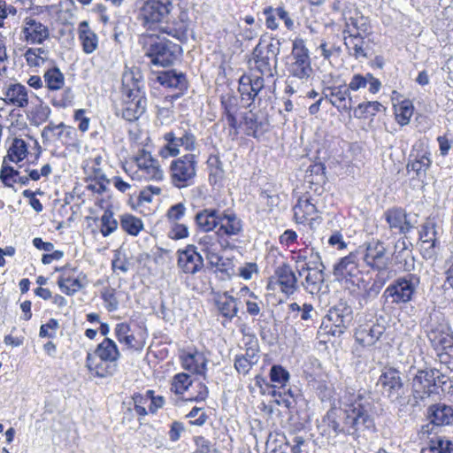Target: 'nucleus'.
<instances>
[{
	"label": "nucleus",
	"mask_w": 453,
	"mask_h": 453,
	"mask_svg": "<svg viewBox=\"0 0 453 453\" xmlns=\"http://www.w3.org/2000/svg\"><path fill=\"white\" fill-rule=\"evenodd\" d=\"M342 419L336 408H331L323 417L319 426L320 434L332 446L342 444L348 436L357 440L365 433L376 431L373 405L369 397L360 390L346 387L340 396Z\"/></svg>",
	"instance_id": "1"
},
{
	"label": "nucleus",
	"mask_w": 453,
	"mask_h": 453,
	"mask_svg": "<svg viewBox=\"0 0 453 453\" xmlns=\"http://www.w3.org/2000/svg\"><path fill=\"white\" fill-rule=\"evenodd\" d=\"M172 9L170 0H148L139 10L138 20L148 31L166 35L182 42L187 39L188 26L180 20H171Z\"/></svg>",
	"instance_id": "2"
},
{
	"label": "nucleus",
	"mask_w": 453,
	"mask_h": 453,
	"mask_svg": "<svg viewBox=\"0 0 453 453\" xmlns=\"http://www.w3.org/2000/svg\"><path fill=\"white\" fill-rule=\"evenodd\" d=\"M431 347L439 362L453 372V331L447 323L431 324L426 330Z\"/></svg>",
	"instance_id": "3"
},
{
	"label": "nucleus",
	"mask_w": 453,
	"mask_h": 453,
	"mask_svg": "<svg viewBox=\"0 0 453 453\" xmlns=\"http://www.w3.org/2000/svg\"><path fill=\"white\" fill-rule=\"evenodd\" d=\"M377 385L382 394L394 404L405 406L411 401L408 388L404 386L401 372L393 367H384Z\"/></svg>",
	"instance_id": "4"
},
{
	"label": "nucleus",
	"mask_w": 453,
	"mask_h": 453,
	"mask_svg": "<svg viewBox=\"0 0 453 453\" xmlns=\"http://www.w3.org/2000/svg\"><path fill=\"white\" fill-rule=\"evenodd\" d=\"M420 283L418 275L410 273L395 279L384 290L381 299L385 303L401 305L410 303Z\"/></svg>",
	"instance_id": "5"
},
{
	"label": "nucleus",
	"mask_w": 453,
	"mask_h": 453,
	"mask_svg": "<svg viewBox=\"0 0 453 453\" xmlns=\"http://www.w3.org/2000/svg\"><path fill=\"white\" fill-rule=\"evenodd\" d=\"M197 164V157L193 153L173 159L169 166L173 186L179 189L192 186L196 178Z\"/></svg>",
	"instance_id": "6"
},
{
	"label": "nucleus",
	"mask_w": 453,
	"mask_h": 453,
	"mask_svg": "<svg viewBox=\"0 0 453 453\" xmlns=\"http://www.w3.org/2000/svg\"><path fill=\"white\" fill-rule=\"evenodd\" d=\"M280 40L272 39L263 45L260 42L253 50L255 68L262 76L273 77L277 73L278 56L280 52Z\"/></svg>",
	"instance_id": "7"
},
{
	"label": "nucleus",
	"mask_w": 453,
	"mask_h": 453,
	"mask_svg": "<svg viewBox=\"0 0 453 453\" xmlns=\"http://www.w3.org/2000/svg\"><path fill=\"white\" fill-rule=\"evenodd\" d=\"M288 72L289 75L302 81H308L313 74L310 50L302 38L293 41Z\"/></svg>",
	"instance_id": "8"
},
{
	"label": "nucleus",
	"mask_w": 453,
	"mask_h": 453,
	"mask_svg": "<svg viewBox=\"0 0 453 453\" xmlns=\"http://www.w3.org/2000/svg\"><path fill=\"white\" fill-rule=\"evenodd\" d=\"M145 46V55L155 65L168 66L174 63L180 50V45L165 38L150 35Z\"/></svg>",
	"instance_id": "9"
},
{
	"label": "nucleus",
	"mask_w": 453,
	"mask_h": 453,
	"mask_svg": "<svg viewBox=\"0 0 453 453\" xmlns=\"http://www.w3.org/2000/svg\"><path fill=\"white\" fill-rule=\"evenodd\" d=\"M353 319L352 308L346 302H340L332 307L323 319L320 331L333 336H341Z\"/></svg>",
	"instance_id": "10"
},
{
	"label": "nucleus",
	"mask_w": 453,
	"mask_h": 453,
	"mask_svg": "<svg viewBox=\"0 0 453 453\" xmlns=\"http://www.w3.org/2000/svg\"><path fill=\"white\" fill-rule=\"evenodd\" d=\"M437 369L418 370L412 379V400L413 406L418 405L421 402L434 395H439L438 385L435 381Z\"/></svg>",
	"instance_id": "11"
},
{
	"label": "nucleus",
	"mask_w": 453,
	"mask_h": 453,
	"mask_svg": "<svg viewBox=\"0 0 453 453\" xmlns=\"http://www.w3.org/2000/svg\"><path fill=\"white\" fill-rule=\"evenodd\" d=\"M365 253L364 255V261L367 266L379 272L377 275L386 277L390 276L388 271L391 258L387 252L386 245L380 240H374L365 243Z\"/></svg>",
	"instance_id": "12"
},
{
	"label": "nucleus",
	"mask_w": 453,
	"mask_h": 453,
	"mask_svg": "<svg viewBox=\"0 0 453 453\" xmlns=\"http://www.w3.org/2000/svg\"><path fill=\"white\" fill-rule=\"evenodd\" d=\"M429 422L421 426L418 431L419 439L428 438L434 434V426L453 425V406L445 403L431 405L427 410Z\"/></svg>",
	"instance_id": "13"
},
{
	"label": "nucleus",
	"mask_w": 453,
	"mask_h": 453,
	"mask_svg": "<svg viewBox=\"0 0 453 453\" xmlns=\"http://www.w3.org/2000/svg\"><path fill=\"white\" fill-rule=\"evenodd\" d=\"M137 171L131 175L133 180L159 181L164 179V171L157 159L145 150H142L134 157Z\"/></svg>",
	"instance_id": "14"
},
{
	"label": "nucleus",
	"mask_w": 453,
	"mask_h": 453,
	"mask_svg": "<svg viewBox=\"0 0 453 453\" xmlns=\"http://www.w3.org/2000/svg\"><path fill=\"white\" fill-rule=\"evenodd\" d=\"M322 95L341 113H349L353 108L354 100L346 84L325 87Z\"/></svg>",
	"instance_id": "15"
},
{
	"label": "nucleus",
	"mask_w": 453,
	"mask_h": 453,
	"mask_svg": "<svg viewBox=\"0 0 453 453\" xmlns=\"http://www.w3.org/2000/svg\"><path fill=\"white\" fill-rule=\"evenodd\" d=\"M21 39L30 44H42L50 37L49 27L33 16L26 17L21 26Z\"/></svg>",
	"instance_id": "16"
},
{
	"label": "nucleus",
	"mask_w": 453,
	"mask_h": 453,
	"mask_svg": "<svg viewBox=\"0 0 453 453\" xmlns=\"http://www.w3.org/2000/svg\"><path fill=\"white\" fill-rule=\"evenodd\" d=\"M123 97L146 98L144 91V80L139 67L125 70L122 74Z\"/></svg>",
	"instance_id": "17"
},
{
	"label": "nucleus",
	"mask_w": 453,
	"mask_h": 453,
	"mask_svg": "<svg viewBox=\"0 0 453 453\" xmlns=\"http://www.w3.org/2000/svg\"><path fill=\"white\" fill-rule=\"evenodd\" d=\"M265 88V80L262 76L242 75L239 80L238 91L242 102H246V107H250L255 99L261 100L260 95Z\"/></svg>",
	"instance_id": "18"
},
{
	"label": "nucleus",
	"mask_w": 453,
	"mask_h": 453,
	"mask_svg": "<svg viewBox=\"0 0 453 453\" xmlns=\"http://www.w3.org/2000/svg\"><path fill=\"white\" fill-rule=\"evenodd\" d=\"M177 265L187 274H195L203 267V259L193 244H188L183 250H179Z\"/></svg>",
	"instance_id": "19"
},
{
	"label": "nucleus",
	"mask_w": 453,
	"mask_h": 453,
	"mask_svg": "<svg viewBox=\"0 0 453 453\" xmlns=\"http://www.w3.org/2000/svg\"><path fill=\"white\" fill-rule=\"evenodd\" d=\"M345 21L344 35H371V26L367 17L357 9L344 10L342 12Z\"/></svg>",
	"instance_id": "20"
},
{
	"label": "nucleus",
	"mask_w": 453,
	"mask_h": 453,
	"mask_svg": "<svg viewBox=\"0 0 453 453\" xmlns=\"http://www.w3.org/2000/svg\"><path fill=\"white\" fill-rule=\"evenodd\" d=\"M334 275L338 280H346L352 285H358L361 279V272L357 263V256L349 254L342 257L334 266Z\"/></svg>",
	"instance_id": "21"
},
{
	"label": "nucleus",
	"mask_w": 453,
	"mask_h": 453,
	"mask_svg": "<svg viewBox=\"0 0 453 453\" xmlns=\"http://www.w3.org/2000/svg\"><path fill=\"white\" fill-rule=\"evenodd\" d=\"M437 224L433 219H426V221L420 226L418 232L419 240L423 244H428L427 247L423 249V257L431 259L436 257L437 253L435 248L439 244Z\"/></svg>",
	"instance_id": "22"
},
{
	"label": "nucleus",
	"mask_w": 453,
	"mask_h": 453,
	"mask_svg": "<svg viewBox=\"0 0 453 453\" xmlns=\"http://www.w3.org/2000/svg\"><path fill=\"white\" fill-rule=\"evenodd\" d=\"M243 231L242 220L232 211H219V220L216 235L218 237L237 236Z\"/></svg>",
	"instance_id": "23"
},
{
	"label": "nucleus",
	"mask_w": 453,
	"mask_h": 453,
	"mask_svg": "<svg viewBox=\"0 0 453 453\" xmlns=\"http://www.w3.org/2000/svg\"><path fill=\"white\" fill-rule=\"evenodd\" d=\"M274 277L280 291L286 296H292L298 290V279L288 263H281L275 268Z\"/></svg>",
	"instance_id": "24"
},
{
	"label": "nucleus",
	"mask_w": 453,
	"mask_h": 453,
	"mask_svg": "<svg viewBox=\"0 0 453 453\" xmlns=\"http://www.w3.org/2000/svg\"><path fill=\"white\" fill-rule=\"evenodd\" d=\"M157 82L165 88L178 89L179 92L171 96V102L177 99L188 88V81L186 74L182 72L171 69L159 72L157 75Z\"/></svg>",
	"instance_id": "25"
},
{
	"label": "nucleus",
	"mask_w": 453,
	"mask_h": 453,
	"mask_svg": "<svg viewBox=\"0 0 453 453\" xmlns=\"http://www.w3.org/2000/svg\"><path fill=\"white\" fill-rule=\"evenodd\" d=\"M294 219L298 224L315 220L318 218V208L315 199L309 194L300 196L293 207Z\"/></svg>",
	"instance_id": "26"
},
{
	"label": "nucleus",
	"mask_w": 453,
	"mask_h": 453,
	"mask_svg": "<svg viewBox=\"0 0 453 453\" xmlns=\"http://www.w3.org/2000/svg\"><path fill=\"white\" fill-rule=\"evenodd\" d=\"M384 217L391 230H397L400 234L406 235L414 225L408 219L406 211L401 207H393L384 212Z\"/></svg>",
	"instance_id": "27"
},
{
	"label": "nucleus",
	"mask_w": 453,
	"mask_h": 453,
	"mask_svg": "<svg viewBox=\"0 0 453 453\" xmlns=\"http://www.w3.org/2000/svg\"><path fill=\"white\" fill-rule=\"evenodd\" d=\"M370 35H344V44L349 56L359 58H368L371 56Z\"/></svg>",
	"instance_id": "28"
},
{
	"label": "nucleus",
	"mask_w": 453,
	"mask_h": 453,
	"mask_svg": "<svg viewBox=\"0 0 453 453\" xmlns=\"http://www.w3.org/2000/svg\"><path fill=\"white\" fill-rule=\"evenodd\" d=\"M385 332V326L380 324L361 325L355 332L356 341L364 347L375 344Z\"/></svg>",
	"instance_id": "29"
},
{
	"label": "nucleus",
	"mask_w": 453,
	"mask_h": 453,
	"mask_svg": "<svg viewBox=\"0 0 453 453\" xmlns=\"http://www.w3.org/2000/svg\"><path fill=\"white\" fill-rule=\"evenodd\" d=\"M181 366L192 373L203 375L205 378L207 370V359L204 355L198 351L183 352L180 356Z\"/></svg>",
	"instance_id": "30"
},
{
	"label": "nucleus",
	"mask_w": 453,
	"mask_h": 453,
	"mask_svg": "<svg viewBox=\"0 0 453 453\" xmlns=\"http://www.w3.org/2000/svg\"><path fill=\"white\" fill-rule=\"evenodd\" d=\"M282 442L272 450V453H308V448L311 441L302 435H293L291 439H287L281 435Z\"/></svg>",
	"instance_id": "31"
},
{
	"label": "nucleus",
	"mask_w": 453,
	"mask_h": 453,
	"mask_svg": "<svg viewBox=\"0 0 453 453\" xmlns=\"http://www.w3.org/2000/svg\"><path fill=\"white\" fill-rule=\"evenodd\" d=\"M86 365L90 372L99 378L111 376L117 370L115 363L103 360L91 353L87 355Z\"/></svg>",
	"instance_id": "32"
},
{
	"label": "nucleus",
	"mask_w": 453,
	"mask_h": 453,
	"mask_svg": "<svg viewBox=\"0 0 453 453\" xmlns=\"http://www.w3.org/2000/svg\"><path fill=\"white\" fill-rule=\"evenodd\" d=\"M219 220V211L207 208L198 211L195 216V223L199 231L209 233L218 230Z\"/></svg>",
	"instance_id": "33"
},
{
	"label": "nucleus",
	"mask_w": 453,
	"mask_h": 453,
	"mask_svg": "<svg viewBox=\"0 0 453 453\" xmlns=\"http://www.w3.org/2000/svg\"><path fill=\"white\" fill-rule=\"evenodd\" d=\"M146 106V98L123 97L122 117L127 121H134L145 112Z\"/></svg>",
	"instance_id": "34"
},
{
	"label": "nucleus",
	"mask_w": 453,
	"mask_h": 453,
	"mask_svg": "<svg viewBox=\"0 0 453 453\" xmlns=\"http://www.w3.org/2000/svg\"><path fill=\"white\" fill-rule=\"evenodd\" d=\"M258 360V346L255 344L248 347L245 354L236 355L234 365L239 373L246 375L252 366L257 364Z\"/></svg>",
	"instance_id": "35"
},
{
	"label": "nucleus",
	"mask_w": 453,
	"mask_h": 453,
	"mask_svg": "<svg viewBox=\"0 0 453 453\" xmlns=\"http://www.w3.org/2000/svg\"><path fill=\"white\" fill-rule=\"evenodd\" d=\"M78 37L81 43L82 50L86 54L93 53L98 46V37L91 30L87 20L81 21L78 26Z\"/></svg>",
	"instance_id": "36"
},
{
	"label": "nucleus",
	"mask_w": 453,
	"mask_h": 453,
	"mask_svg": "<svg viewBox=\"0 0 453 453\" xmlns=\"http://www.w3.org/2000/svg\"><path fill=\"white\" fill-rule=\"evenodd\" d=\"M389 278V275H387L386 277L377 275L372 284L368 288H365V290L362 293L358 294L357 303L359 308H364L365 306L368 305L372 301H373L378 296L383 285Z\"/></svg>",
	"instance_id": "37"
},
{
	"label": "nucleus",
	"mask_w": 453,
	"mask_h": 453,
	"mask_svg": "<svg viewBox=\"0 0 453 453\" xmlns=\"http://www.w3.org/2000/svg\"><path fill=\"white\" fill-rule=\"evenodd\" d=\"M215 304L220 314L231 320L238 313L237 299L228 292L217 295Z\"/></svg>",
	"instance_id": "38"
},
{
	"label": "nucleus",
	"mask_w": 453,
	"mask_h": 453,
	"mask_svg": "<svg viewBox=\"0 0 453 453\" xmlns=\"http://www.w3.org/2000/svg\"><path fill=\"white\" fill-rule=\"evenodd\" d=\"M92 354L103 360L111 361L115 364L120 357L117 344L110 338H104Z\"/></svg>",
	"instance_id": "39"
},
{
	"label": "nucleus",
	"mask_w": 453,
	"mask_h": 453,
	"mask_svg": "<svg viewBox=\"0 0 453 453\" xmlns=\"http://www.w3.org/2000/svg\"><path fill=\"white\" fill-rule=\"evenodd\" d=\"M427 446L423 448L421 453L429 451L431 453H453V441L444 436L434 434V436L425 438Z\"/></svg>",
	"instance_id": "40"
},
{
	"label": "nucleus",
	"mask_w": 453,
	"mask_h": 453,
	"mask_svg": "<svg viewBox=\"0 0 453 453\" xmlns=\"http://www.w3.org/2000/svg\"><path fill=\"white\" fill-rule=\"evenodd\" d=\"M4 95L8 103L14 106L24 108L28 104L27 88L21 84L11 85Z\"/></svg>",
	"instance_id": "41"
},
{
	"label": "nucleus",
	"mask_w": 453,
	"mask_h": 453,
	"mask_svg": "<svg viewBox=\"0 0 453 453\" xmlns=\"http://www.w3.org/2000/svg\"><path fill=\"white\" fill-rule=\"evenodd\" d=\"M385 111V107L378 101H366L358 104L354 108V117L357 119H367L375 116L378 112Z\"/></svg>",
	"instance_id": "42"
},
{
	"label": "nucleus",
	"mask_w": 453,
	"mask_h": 453,
	"mask_svg": "<svg viewBox=\"0 0 453 453\" xmlns=\"http://www.w3.org/2000/svg\"><path fill=\"white\" fill-rule=\"evenodd\" d=\"M27 142L23 139L15 138L8 150L7 156L4 157V163H5L6 160H9L17 164L22 161L27 157Z\"/></svg>",
	"instance_id": "43"
},
{
	"label": "nucleus",
	"mask_w": 453,
	"mask_h": 453,
	"mask_svg": "<svg viewBox=\"0 0 453 453\" xmlns=\"http://www.w3.org/2000/svg\"><path fill=\"white\" fill-rule=\"evenodd\" d=\"M180 148L183 147L186 151L193 152L197 149L198 143L195 134L190 128L179 127L175 131Z\"/></svg>",
	"instance_id": "44"
},
{
	"label": "nucleus",
	"mask_w": 453,
	"mask_h": 453,
	"mask_svg": "<svg viewBox=\"0 0 453 453\" xmlns=\"http://www.w3.org/2000/svg\"><path fill=\"white\" fill-rule=\"evenodd\" d=\"M308 273L302 282L304 289L311 294H317L320 291L324 283V271H307Z\"/></svg>",
	"instance_id": "45"
},
{
	"label": "nucleus",
	"mask_w": 453,
	"mask_h": 453,
	"mask_svg": "<svg viewBox=\"0 0 453 453\" xmlns=\"http://www.w3.org/2000/svg\"><path fill=\"white\" fill-rule=\"evenodd\" d=\"M396 122L401 126L410 123L413 114L414 106L411 100L405 99L394 105Z\"/></svg>",
	"instance_id": "46"
},
{
	"label": "nucleus",
	"mask_w": 453,
	"mask_h": 453,
	"mask_svg": "<svg viewBox=\"0 0 453 453\" xmlns=\"http://www.w3.org/2000/svg\"><path fill=\"white\" fill-rule=\"evenodd\" d=\"M166 143L161 148L160 155L162 157H175L180 153V145L177 141V134L173 130L167 132L163 136Z\"/></svg>",
	"instance_id": "47"
},
{
	"label": "nucleus",
	"mask_w": 453,
	"mask_h": 453,
	"mask_svg": "<svg viewBox=\"0 0 453 453\" xmlns=\"http://www.w3.org/2000/svg\"><path fill=\"white\" fill-rule=\"evenodd\" d=\"M197 243L208 259L211 261L213 259L219 260L218 242L215 235L203 234L199 237Z\"/></svg>",
	"instance_id": "48"
},
{
	"label": "nucleus",
	"mask_w": 453,
	"mask_h": 453,
	"mask_svg": "<svg viewBox=\"0 0 453 453\" xmlns=\"http://www.w3.org/2000/svg\"><path fill=\"white\" fill-rule=\"evenodd\" d=\"M46 87L51 91L61 89L65 85V77L59 68L48 69L43 75Z\"/></svg>",
	"instance_id": "49"
},
{
	"label": "nucleus",
	"mask_w": 453,
	"mask_h": 453,
	"mask_svg": "<svg viewBox=\"0 0 453 453\" xmlns=\"http://www.w3.org/2000/svg\"><path fill=\"white\" fill-rule=\"evenodd\" d=\"M120 227L128 234L136 236L143 228V223L141 219L131 215L124 214L120 219Z\"/></svg>",
	"instance_id": "50"
},
{
	"label": "nucleus",
	"mask_w": 453,
	"mask_h": 453,
	"mask_svg": "<svg viewBox=\"0 0 453 453\" xmlns=\"http://www.w3.org/2000/svg\"><path fill=\"white\" fill-rule=\"evenodd\" d=\"M61 291L67 296H73L83 288L79 278L73 279L71 275L61 274L58 280Z\"/></svg>",
	"instance_id": "51"
},
{
	"label": "nucleus",
	"mask_w": 453,
	"mask_h": 453,
	"mask_svg": "<svg viewBox=\"0 0 453 453\" xmlns=\"http://www.w3.org/2000/svg\"><path fill=\"white\" fill-rule=\"evenodd\" d=\"M288 309L291 312H296L295 318H300L301 320L305 322L312 321L314 316L317 315L312 304L311 303H303L302 306L297 303H291L288 305Z\"/></svg>",
	"instance_id": "52"
},
{
	"label": "nucleus",
	"mask_w": 453,
	"mask_h": 453,
	"mask_svg": "<svg viewBox=\"0 0 453 453\" xmlns=\"http://www.w3.org/2000/svg\"><path fill=\"white\" fill-rule=\"evenodd\" d=\"M192 380L188 374L184 372L173 376L171 383V391L176 395H182L191 386Z\"/></svg>",
	"instance_id": "53"
},
{
	"label": "nucleus",
	"mask_w": 453,
	"mask_h": 453,
	"mask_svg": "<svg viewBox=\"0 0 453 453\" xmlns=\"http://www.w3.org/2000/svg\"><path fill=\"white\" fill-rule=\"evenodd\" d=\"M208 167L210 169L209 180L211 182L216 183L219 180L223 178L224 170L222 162L217 155H211L207 160Z\"/></svg>",
	"instance_id": "54"
},
{
	"label": "nucleus",
	"mask_w": 453,
	"mask_h": 453,
	"mask_svg": "<svg viewBox=\"0 0 453 453\" xmlns=\"http://www.w3.org/2000/svg\"><path fill=\"white\" fill-rule=\"evenodd\" d=\"M118 227V221L113 217V212L107 209L101 217L100 232L103 236L106 237L112 234Z\"/></svg>",
	"instance_id": "55"
},
{
	"label": "nucleus",
	"mask_w": 453,
	"mask_h": 453,
	"mask_svg": "<svg viewBox=\"0 0 453 453\" xmlns=\"http://www.w3.org/2000/svg\"><path fill=\"white\" fill-rule=\"evenodd\" d=\"M312 387L321 402H328L333 398L334 393V388L326 380H315L312 383Z\"/></svg>",
	"instance_id": "56"
},
{
	"label": "nucleus",
	"mask_w": 453,
	"mask_h": 453,
	"mask_svg": "<svg viewBox=\"0 0 453 453\" xmlns=\"http://www.w3.org/2000/svg\"><path fill=\"white\" fill-rule=\"evenodd\" d=\"M289 372L283 366L280 365H274L271 367V381L278 384L280 388H283L286 386L289 380Z\"/></svg>",
	"instance_id": "57"
},
{
	"label": "nucleus",
	"mask_w": 453,
	"mask_h": 453,
	"mask_svg": "<svg viewBox=\"0 0 453 453\" xmlns=\"http://www.w3.org/2000/svg\"><path fill=\"white\" fill-rule=\"evenodd\" d=\"M297 390H293L291 388H288V390L284 389L281 390H273L272 395L276 398V403L278 404H284L288 408L293 407V405L296 403L295 396L297 395Z\"/></svg>",
	"instance_id": "58"
},
{
	"label": "nucleus",
	"mask_w": 453,
	"mask_h": 453,
	"mask_svg": "<svg viewBox=\"0 0 453 453\" xmlns=\"http://www.w3.org/2000/svg\"><path fill=\"white\" fill-rule=\"evenodd\" d=\"M431 163V159L427 156L423 155L419 158L409 163L407 170L415 172L418 177L425 176Z\"/></svg>",
	"instance_id": "59"
},
{
	"label": "nucleus",
	"mask_w": 453,
	"mask_h": 453,
	"mask_svg": "<svg viewBox=\"0 0 453 453\" xmlns=\"http://www.w3.org/2000/svg\"><path fill=\"white\" fill-rule=\"evenodd\" d=\"M102 157L96 156L91 161L90 165L88 164V177L87 179H93V180H105L106 175L104 174L103 169L101 168V163H102Z\"/></svg>",
	"instance_id": "60"
},
{
	"label": "nucleus",
	"mask_w": 453,
	"mask_h": 453,
	"mask_svg": "<svg viewBox=\"0 0 453 453\" xmlns=\"http://www.w3.org/2000/svg\"><path fill=\"white\" fill-rule=\"evenodd\" d=\"M325 266L321 261V257L318 252L312 250L310 253L308 257V262L305 265H302L300 269H298L299 275H302L305 271H324Z\"/></svg>",
	"instance_id": "61"
},
{
	"label": "nucleus",
	"mask_w": 453,
	"mask_h": 453,
	"mask_svg": "<svg viewBox=\"0 0 453 453\" xmlns=\"http://www.w3.org/2000/svg\"><path fill=\"white\" fill-rule=\"evenodd\" d=\"M64 145H71L75 142L76 131L73 127L66 126L61 127L54 135Z\"/></svg>",
	"instance_id": "62"
},
{
	"label": "nucleus",
	"mask_w": 453,
	"mask_h": 453,
	"mask_svg": "<svg viewBox=\"0 0 453 453\" xmlns=\"http://www.w3.org/2000/svg\"><path fill=\"white\" fill-rule=\"evenodd\" d=\"M101 297L104 303V307L110 312L115 311L119 309V301L116 297V291L114 288H105L101 294Z\"/></svg>",
	"instance_id": "63"
},
{
	"label": "nucleus",
	"mask_w": 453,
	"mask_h": 453,
	"mask_svg": "<svg viewBox=\"0 0 453 453\" xmlns=\"http://www.w3.org/2000/svg\"><path fill=\"white\" fill-rule=\"evenodd\" d=\"M187 208L183 203H178L176 204L172 205L166 211V218L169 222L178 223L180 219H182L186 214Z\"/></svg>",
	"instance_id": "64"
}]
</instances>
